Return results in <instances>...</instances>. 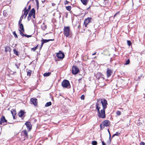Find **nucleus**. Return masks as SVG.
Segmentation results:
<instances>
[{
	"label": "nucleus",
	"instance_id": "obj_1",
	"mask_svg": "<svg viewBox=\"0 0 145 145\" xmlns=\"http://www.w3.org/2000/svg\"><path fill=\"white\" fill-rule=\"evenodd\" d=\"M105 109L103 108L100 111H98V116L99 118H105Z\"/></svg>",
	"mask_w": 145,
	"mask_h": 145
},
{
	"label": "nucleus",
	"instance_id": "obj_2",
	"mask_svg": "<svg viewBox=\"0 0 145 145\" xmlns=\"http://www.w3.org/2000/svg\"><path fill=\"white\" fill-rule=\"evenodd\" d=\"M63 33L67 37H68L70 34V28L69 26L64 27Z\"/></svg>",
	"mask_w": 145,
	"mask_h": 145
},
{
	"label": "nucleus",
	"instance_id": "obj_3",
	"mask_svg": "<svg viewBox=\"0 0 145 145\" xmlns=\"http://www.w3.org/2000/svg\"><path fill=\"white\" fill-rule=\"evenodd\" d=\"M110 121L108 120H105L100 125V128L102 130L105 126L107 127L110 124Z\"/></svg>",
	"mask_w": 145,
	"mask_h": 145
},
{
	"label": "nucleus",
	"instance_id": "obj_4",
	"mask_svg": "<svg viewBox=\"0 0 145 145\" xmlns=\"http://www.w3.org/2000/svg\"><path fill=\"white\" fill-rule=\"evenodd\" d=\"M61 84L63 88H69L70 85L69 81L66 80H64L62 82Z\"/></svg>",
	"mask_w": 145,
	"mask_h": 145
},
{
	"label": "nucleus",
	"instance_id": "obj_5",
	"mask_svg": "<svg viewBox=\"0 0 145 145\" xmlns=\"http://www.w3.org/2000/svg\"><path fill=\"white\" fill-rule=\"evenodd\" d=\"M95 76L99 82H101L104 80V78L101 73H97L96 74Z\"/></svg>",
	"mask_w": 145,
	"mask_h": 145
},
{
	"label": "nucleus",
	"instance_id": "obj_6",
	"mask_svg": "<svg viewBox=\"0 0 145 145\" xmlns=\"http://www.w3.org/2000/svg\"><path fill=\"white\" fill-rule=\"evenodd\" d=\"M79 71V69L77 67L74 66L72 67V72L73 74H76Z\"/></svg>",
	"mask_w": 145,
	"mask_h": 145
},
{
	"label": "nucleus",
	"instance_id": "obj_7",
	"mask_svg": "<svg viewBox=\"0 0 145 145\" xmlns=\"http://www.w3.org/2000/svg\"><path fill=\"white\" fill-rule=\"evenodd\" d=\"M7 121L5 119V116H3L0 118V125H2L3 124V125H6V124H5V123L7 122Z\"/></svg>",
	"mask_w": 145,
	"mask_h": 145
},
{
	"label": "nucleus",
	"instance_id": "obj_8",
	"mask_svg": "<svg viewBox=\"0 0 145 145\" xmlns=\"http://www.w3.org/2000/svg\"><path fill=\"white\" fill-rule=\"evenodd\" d=\"M101 103L102 104L103 108V109H106L108 105L107 100L105 99H101Z\"/></svg>",
	"mask_w": 145,
	"mask_h": 145
},
{
	"label": "nucleus",
	"instance_id": "obj_9",
	"mask_svg": "<svg viewBox=\"0 0 145 145\" xmlns=\"http://www.w3.org/2000/svg\"><path fill=\"white\" fill-rule=\"evenodd\" d=\"M56 56L58 58L62 59L64 58L65 55L61 51H59L57 53Z\"/></svg>",
	"mask_w": 145,
	"mask_h": 145
},
{
	"label": "nucleus",
	"instance_id": "obj_10",
	"mask_svg": "<svg viewBox=\"0 0 145 145\" xmlns=\"http://www.w3.org/2000/svg\"><path fill=\"white\" fill-rule=\"evenodd\" d=\"M35 10L34 8H32L31 10L29 11L28 16L27 18L28 20L31 18V16L34 14H35Z\"/></svg>",
	"mask_w": 145,
	"mask_h": 145
},
{
	"label": "nucleus",
	"instance_id": "obj_11",
	"mask_svg": "<svg viewBox=\"0 0 145 145\" xmlns=\"http://www.w3.org/2000/svg\"><path fill=\"white\" fill-rule=\"evenodd\" d=\"M30 101L31 102V104L35 106L37 105V99L35 98H32L30 99Z\"/></svg>",
	"mask_w": 145,
	"mask_h": 145
},
{
	"label": "nucleus",
	"instance_id": "obj_12",
	"mask_svg": "<svg viewBox=\"0 0 145 145\" xmlns=\"http://www.w3.org/2000/svg\"><path fill=\"white\" fill-rule=\"evenodd\" d=\"M91 18H88L86 19L84 21V25L85 27H86L88 24L91 21Z\"/></svg>",
	"mask_w": 145,
	"mask_h": 145
},
{
	"label": "nucleus",
	"instance_id": "obj_13",
	"mask_svg": "<svg viewBox=\"0 0 145 145\" xmlns=\"http://www.w3.org/2000/svg\"><path fill=\"white\" fill-rule=\"evenodd\" d=\"M29 131H30L32 128V125L30 122L27 121L25 123Z\"/></svg>",
	"mask_w": 145,
	"mask_h": 145
},
{
	"label": "nucleus",
	"instance_id": "obj_14",
	"mask_svg": "<svg viewBox=\"0 0 145 145\" xmlns=\"http://www.w3.org/2000/svg\"><path fill=\"white\" fill-rule=\"evenodd\" d=\"M23 133V135L24 136V140H25L26 139H27L28 138V134L27 131L25 130L22 131Z\"/></svg>",
	"mask_w": 145,
	"mask_h": 145
},
{
	"label": "nucleus",
	"instance_id": "obj_15",
	"mask_svg": "<svg viewBox=\"0 0 145 145\" xmlns=\"http://www.w3.org/2000/svg\"><path fill=\"white\" fill-rule=\"evenodd\" d=\"M22 12H24V13L22 14L24 16V18H25L29 12V11L27 10V8L26 7L24 8Z\"/></svg>",
	"mask_w": 145,
	"mask_h": 145
},
{
	"label": "nucleus",
	"instance_id": "obj_16",
	"mask_svg": "<svg viewBox=\"0 0 145 145\" xmlns=\"http://www.w3.org/2000/svg\"><path fill=\"white\" fill-rule=\"evenodd\" d=\"M54 39H48V40L44 39H42L41 40V43H42V45H43V44L44 43L48 42L50 41H54Z\"/></svg>",
	"mask_w": 145,
	"mask_h": 145
},
{
	"label": "nucleus",
	"instance_id": "obj_17",
	"mask_svg": "<svg viewBox=\"0 0 145 145\" xmlns=\"http://www.w3.org/2000/svg\"><path fill=\"white\" fill-rule=\"evenodd\" d=\"M112 71L111 70L109 69L108 68L107 69L106 74L107 77H109L112 74Z\"/></svg>",
	"mask_w": 145,
	"mask_h": 145
},
{
	"label": "nucleus",
	"instance_id": "obj_18",
	"mask_svg": "<svg viewBox=\"0 0 145 145\" xmlns=\"http://www.w3.org/2000/svg\"><path fill=\"white\" fill-rule=\"evenodd\" d=\"M11 112L12 114V115L13 116V118L14 119H15V116L16 114V112L15 110L12 109L11 110Z\"/></svg>",
	"mask_w": 145,
	"mask_h": 145
},
{
	"label": "nucleus",
	"instance_id": "obj_19",
	"mask_svg": "<svg viewBox=\"0 0 145 145\" xmlns=\"http://www.w3.org/2000/svg\"><path fill=\"white\" fill-rule=\"evenodd\" d=\"M99 100H97V103H96V109L98 111H99L100 108V104H99Z\"/></svg>",
	"mask_w": 145,
	"mask_h": 145
},
{
	"label": "nucleus",
	"instance_id": "obj_20",
	"mask_svg": "<svg viewBox=\"0 0 145 145\" xmlns=\"http://www.w3.org/2000/svg\"><path fill=\"white\" fill-rule=\"evenodd\" d=\"M25 113V112L24 111L21 110L18 113V116L20 117H22L23 116V115Z\"/></svg>",
	"mask_w": 145,
	"mask_h": 145
},
{
	"label": "nucleus",
	"instance_id": "obj_21",
	"mask_svg": "<svg viewBox=\"0 0 145 145\" xmlns=\"http://www.w3.org/2000/svg\"><path fill=\"white\" fill-rule=\"evenodd\" d=\"M19 27L21 30H22L23 32H24V27L23 25L22 24H21L19 25Z\"/></svg>",
	"mask_w": 145,
	"mask_h": 145
},
{
	"label": "nucleus",
	"instance_id": "obj_22",
	"mask_svg": "<svg viewBox=\"0 0 145 145\" xmlns=\"http://www.w3.org/2000/svg\"><path fill=\"white\" fill-rule=\"evenodd\" d=\"M27 75L28 76H31L32 71L30 70L27 69Z\"/></svg>",
	"mask_w": 145,
	"mask_h": 145
},
{
	"label": "nucleus",
	"instance_id": "obj_23",
	"mask_svg": "<svg viewBox=\"0 0 145 145\" xmlns=\"http://www.w3.org/2000/svg\"><path fill=\"white\" fill-rule=\"evenodd\" d=\"M47 28V26L44 23L41 25V28L43 30H44Z\"/></svg>",
	"mask_w": 145,
	"mask_h": 145
},
{
	"label": "nucleus",
	"instance_id": "obj_24",
	"mask_svg": "<svg viewBox=\"0 0 145 145\" xmlns=\"http://www.w3.org/2000/svg\"><path fill=\"white\" fill-rule=\"evenodd\" d=\"M10 48L9 46H7L5 47V51L6 52H7L8 51H10Z\"/></svg>",
	"mask_w": 145,
	"mask_h": 145
},
{
	"label": "nucleus",
	"instance_id": "obj_25",
	"mask_svg": "<svg viewBox=\"0 0 145 145\" xmlns=\"http://www.w3.org/2000/svg\"><path fill=\"white\" fill-rule=\"evenodd\" d=\"M88 2V0H82V3L84 5H86Z\"/></svg>",
	"mask_w": 145,
	"mask_h": 145
},
{
	"label": "nucleus",
	"instance_id": "obj_26",
	"mask_svg": "<svg viewBox=\"0 0 145 145\" xmlns=\"http://www.w3.org/2000/svg\"><path fill=\"white\" fill-rule=\"evenodd\" d=\"M51 105L52 103L51 102H49L46 103V104H45V106L46 107L49 106H51Z\"/></svg>",
	"mask_w": 145,
	"mask_h": 145
},
{
	"label": "nucleus",
	"instance_id": "obj_27",
	"mask_svg": "<svg viewBox=\"0 0 145 145\" xmlns=\"http://www.w3.org/2000/svg\"><path fill=\"white\" fill-rule=\"evenodd\" d=\"M51 74V73L50 72H48V73L46 72L44 73L43 75L44 76H49Z\"/></svg>",
	"mask_w": 145,
	"mask_h": 145
},
{
	"label": "nucleus",
	"instance_id": "obj_28",
	"mask_svg": "<svg viewBox=\"0 0 145 145\" xmlns=\"http://www.w3.org/2000/svg\"><path fill=\"white\" fill-rule=\"evenodd\" d=\"M13 52L17 56L19 54H18V52L15 49H14Z\"/></svg>",
	"mask_w": 145,
	"mask_h": 145
},
{
	"label": "nucleus",
	"instance_id": "obj_29",
	"mask_svg": "<svg viewBox=\"0 0 145 145\" xmlns=\"http://www.w3.org/2000/svg\"><path fill=\"white\" fill-rule=\"evenodd\" d=\"M66 9L68 11H70L71 9V6H68L66 7Z\"/></svg>",
	"mask_w": 145,
	"mask_h": 145
},
{
	"label": "nucleus",
	"instance_id": "obj_30",
	"mask_svg": "<svg viewBox=\"0 0 145 145\" xmlns=\"http://www.w3.org/2000/svg\"><path fill=\"white\" fill-rule=\"evenodd\" d=\"M38 46V45H37L35 47L31 48V51H35V50L37 48V47Z\"/></svg>",
	"mask_w": 145,
	"mask_h": 145
},
{
	"label": "nucleus",
	"instance_id": "obj_31",
	"mask_svg": "<svg viewBox=\"0 0 145 145\" xmlns=\"http://www.w3.org/2000/svg\"><path fill=\"white\" fill-rule=\"evenodd\" d=\"M19 31L20 35H21L22 36H25V34H24L23 33L24 32H23V31H22V30H19Z\"/></svg>",
	"mask_w": 145,
	"mask_h": 145
},
{
	"label": "nucleus",
	"instance_id": "obj_32",
	"mask_svg": "<svg viewBox=\"0 0 145 145\" xmlns=\"http://www.w3.org/2000/svg\"><path fill=\"white\" fill-rule=\"evenodd\" d=\"M120 14V12H118L117 13H116L114 16V18L116 16H117V17H118V16Z\"/></svg>",
	"mask_w": 145,
	"mask_h": 145
},
{
	"label": "nucleus",
	"instance_id": "obj_33",
	"mask_svg": "<svg viewBox=\"0 0 145 145\" xmlns=\"http://www.w3.org/2000/svg\"><path fill=\"white\" fill-rule=\"evenodd\" d=\"M97 142L96 141H93L92 142V145H97Z\"/></svg>",
	"mask_w": 145,
	"mask_h": 145
},
{
	"label": "nucleus",
	"instance_id": "obj_34",
	"mask_svg": "<svg viewBox=\"0 0 145 145\" xmlns=\"http://www.w3.org/2000/svg\"><path fill=\"white\" fill-rule=\"evenodd\" d=\"M130 63V60L129 59H128L125 63V65H127L129 64Z\"/></svg>",
	"mask_w": 145,
	"mask_h": 145
},
{
	"label": "nucleus",
	"instance_id": "obj_35",
	"mask_svg": "<svg viewBox=\"0 0 145 145\" xmlns=\"http://www.w3.org/2000/svg\"><path fill=\"white\" fill-rule=\"evenodd\" d=\"M127 44L129 46H130L131 44V42L130 40H127Z\"/></svg>",
	"mask_w": 145,
	"mask_h": 145
},
{
	"label": "nucleus",
	"instance_id": "obj_36",
	"mask_svg": "<svg viewBox=\"0 0 145 145\" xmlns=\"http://www.w3.org/2000/svg\"><path fill=\"white\" fill-rule=\"evenodd\" d=\"M13 34L16 38H18V36L16 35V34L15 32V31H14L13 32Z\"/></svg>",
	"mask_w": 145,
	"mask_h": 145
},
{
	"label": "nucleus",
	"instance_id": "obj_37",
	"mask_svg": "<svg viewBox=\"0 0 145 145\" xmlns=\"http://www.w3.org/2000/svg\"><path fill=\"white\" fill-rule=\"evenodd\" d=\"M36 2H37V9L39 8V4L38 1L37 0H36Z\"/></svg>",
	"mask_w": 145,
	"mask_h": 145
},
{
	"label": "nucleus",
	"instance_id": "obj_38",
	"mask_svg": "<svg viewBox=\"0 0 145 145\" xmlns=\"http://www.w3.org/2000/svg\"><path fill=\"white\" fill-rule=\"evenodd\" d=\"M121 114V112L120 111H117V112H116V114L118 115V116H120V115Z\"/></svg>",
	"mask_w": 145,
	"mask_h": 145
},
{
	"label": "nucleus",
	"instance_id": "obj_39",
	"mask_svg": "<svg viewBox=\"0 0 145 145\" xmlns=\"http://www.w3.org/2000/svg\"><path fill=\"white\" fill-rule=\"evenodd\" d=\"M141 119V118H139V120L138 121V124H139V125H140L142 124V123L141 122H140V120Z\"/></svg>",
	"mask_w": 145,
	"mask_h": 145
},
{
	"label": "nucleus",
	"instance_id": "obj_40",
	"mask_svg": "<svg viewBox=\"0 0 145 145\" xmlns=\"http://www.w3.org/2000/svg\"><path fill=\"white\" fill-rule=\"evenodd\" d=\"M25 37H27V38L31 37H32L31 35H27V34H25Z\"/></svg>",
	"mask_w": 145,
	"mask_h": 145
},
{
	"label": "nucleus",
	"instance_id": "obj_41",
	"mask_svg": "<svg viewBox=\"0 0 145 145\" xmlns=\"http://www.w3.org/2000/svg\"><path fill=\"white\" fill-rule=\"evenodd\" d=\"M120 133L118 132H117L116 133H115L114 134V135H115V136H118L119 135H120Z\"/></svg>",
	"mask_w": 145,
	"mask_h": 145
},
{
	"label": "nucleus",
	"instance_id": "obj_42",
	"mask_svg": "<svg viewBox=\"0 0 145 145\" xmlns=\"http://www.w3.org/2000/svg\"><path fill=\"white\" fill-rule=\"evenodd\" d=\"M31 8V6L30 5H29L28 7V8L27 9V11L29 12V10H30Z\"/></svg>",
	"mask_w": 145,
	"mask_h": 145
},
{
	"label": "nucleus",
	"instance_id": "obj_43",
	"mask_svg": "<svg viewBox=\"0 0 145 145\" xmlns=\"http://www.w3.org/2000/svg\"><path fill=\"white\" fill-rule=\"evenodd\" d=\"M108 132L109 134V139H110L111 138V135H110V131H109V129H108Z\"/></svg>",
	"mask_w": 145,
	"mask_h": 145
},
{
	"label": "nucleus",
	"instance_id": "obj_44",
	"mask_svg": "<svg viewBox=\"0 0 145 145\" xmlns=\"http://www.w3.org/2000/svg\"><path fill=\"white\" fill-rule=\"evenodd\" d=\"M52 6L53 7H55L56 6V4L54 3H52Z\"/></svg>",
	"mask_w": 145,
	"mask_h": 145
},
{
	"label": "nucleus",
	"instance_id": "obj_45",
	"mask_svg": "<svg viewBox=\"0 0 145 145\" xmlns=\"http://www.w3.org/2000/svg\"><path fill=\"white\" fill-rule=\"evenodd\" d=\"M23 17H24V16H23V15L22 14V16L20 17V19L21 20H22V19H23Z\"/></svg>",
	"mask_w": 145,
	"mask_h": 145
},
{
	"label": "nucleus",
	"instance_id": "obj_46",
	"mask_svg": "<svg viewBox=\"0 0 145 145\" xmlns=\"http://www.w3.org/2000/svg\"><path fill=\"white\" fill-rule=\"evenodd\" d=\"M22 20H19V22H18V24H19V25L20 24H22L21 22H22Z\"/></svg>",
	"mask_w": 145,
	"mask_h": 145
},
{
	"label": "nucleus",
	"instance_id": "obj_47",
	"mask_svg": "<svg viewBox=\"0 0 145 145\" xmlns=\"http://www.w3.org/2000/svg\"><path fill=\"white\" fill-rule=\"evenodd\" d=\"M69 2L67 1V0H66L64 2V4L65 5L68 4Z\"/></svg>",
	"mask_w": 145,
	"mask_h": 145
},
{
	"label": "nucleus",
	"instance_id": "obj_48",
	"mask_svg": "<svg viewBox=\"0 0 145 145\" xmlns=\"http://www.w3.org/2000/svg\"><path fill=\"white\" fill-rule=\"evenodd\" d=\"M145 143L143 142H141L140 144V145H144Z\"/></svg>",
	"mask_w": 145,
	"mask_h": 145
},
{
	"label": "nucleus",
	"instance_id": "obj_49",
	"mask_svg": "<svg viewBox=\"0 0 145 145\" xmlns=\"http://www.w3.org/2000/svg\"><path fill=\"white\" fill-rule=\"evenodd\" d=\"M78 29H80V28H81V25H80V24L79 25H78Z\"/></svg>",
	"mask_w": 145,
	"mask_h": 145
},
{
	"label": "nucleus",
	"instance_id": "obj_50",
	"mask_svg": "<svg viewBox=\"0 0 145 145\" xmlns=\"http://www.w3.org/2000/svg\"><path fill=\"white\" fill-rule=\"evenodd\" d=\"M102 145H106L105 143V142L104 141H102Z\"/></svg>",
	"mask_w": 145,
	"mask_h": 145
},
{
	"label": "nucleus",
	"instance_id": "obj_51",
	"mask_svg": "<svg viewBox=\"0 0 145 145\" xmlns=\"http://www.w3.org/2000/svg\"><path fill=\"white\" fill-rule=\"evenodd\" d=\"M15 65L17 67V69H19V67L18 66V65L17 64H15Z\"/></svg>",
	"mask_w": 145,
	"mask_h": 145
},
{
	"label": "nucleus",
	"instance_id": "obj_52",
	"mask_svg": "<svg viewBox=\"0 0 145 145\" xmlns=\"http://www.w3.org/2000/svg\"><path fill=\"white\" fill-rule=\"evenodd\" d=\"M84 99V95H82V99Z\"/></svg>",
	"mask_w": 145,
	"mask_h": 145
},
{
	"label": "nucleus",
	"instance_id": "obj_53",
	"mask_svg": "<svg viewBox=\"0 0 145 145\" xmlns=\"http://www.w3.org/2000/svg\"><path fill=\"white\" fill-rule=\"evenodd\" d=\"M43 45H42V43H41V46H40V49L41 50L43 46Z\"/></svg>",
	"mask_w": 145,
	"mask_h": 145
},
{
	"label": "nucleus",
	"instance_id": "obj_54",
	"mask_svg": "<svg viewBox=\"0 0 145 145\" xmlns=\"http://www.w3.org/2000/svg\"><path fill=\"white\" fill-rule=\"evenodd\" d=\"M33 18H35V14H34L33 15Z\"/></svg>",
	"mask_w": 145,
	"mask_h": 145
},
{
	"label": "nucleus",
	"instance_id": "obj_55",
	"mask_svg": "<svg viewBox=\"0 0 145 145\" xmlns=\"http://www.w3.org/2000/svg\"><path fill=\"white\" fill-rule=\"evenodd\" d=\"M96 52H95V53H94L93 54H92V55L93 56L94 55H95V54H96Z\"/></svg>",
	"mask_w": 145,
	"mask_h": 145
},
{
	"label": "nucleus",
	"instance_id": "obj_56",
	"mask_svg": "<svg viewBox=\"0 0 145 145\" xmlns=\"http://www.w3.org/2000/svg\"><path fill=\"white\" fill-rule=\"evenodd\" d=\"M142 76L141 75V76H140H140L138 77V78L140 79V77H142Z\"/></svg>",
	"mask_w": 145,
	"mask_h": 145
},
{
	"label": "nucleus",
	"instance_id": "obj_57",
	"mask_svg": "<svg viewBox=\"0 0 145 145\" xmlns=\"http://www.w3.org/2000/svg\"><path fill=\"white\" fill-rule=\"evenodd\" d=\"M115 135H114V134L112 136V138H113V137L114 136H115Z\"/></svg>",
	"mask_w": 145,
	"mask_h": 145
},
{
	"label": "nucleus",
	"instance_id": "obj_58",
	"mask_svg": "<svg viewBox=\"0 0 145 145\" xmlns=\"http://www.w3.org/2000/svg\"><path fill=\"white\" fill-rule=\"evenodd\" d=\"M89 7H88V8H87V9H88Z\"/></svg>",
	"mask_w": 145,
	"mask_h": 145
},
{
	"label": "nucleus",
	"instance_id": "obj_59",
	"mask_svg": "<svg viewBox=\"0 0 145 145\" xmlns=\"http://www.w3.org/2000/svg\"><path fill=\"white\" fill-rule=\"evenodd\" d=\"M30 1H34V0H30Z\"/></svg>",
	"mask_w": 145,
	"mask_h": 145
},
{
	"label": "nucleus",
	"instance_id": "obj_60",
	"mask_svg": "<svg viewBox=\"0 0 145 145\" xmlns=\"http://www.w3.org/2000/svg\"><path fill=\"white\" fill-rule=\"evenodd\" d=\"M80 98L81 99H82V96L80 97Z\"/></svg>",
	"mask_w": 145,
	"mask_h": 145
},
{
	"label": "nucleus",
	"instance_id": "obj_61",
	"mask_svg": "<svg viewBox=\"0 0 145 145\" xmlns=\"http://www.w3.org/2000/svg\"><path fill=\"white\" fill-rule=\"evenodd\" d=\"M109 143H110V142Z\"/></svg>",
	"mask_w": 145,
	"mask_h": 145
},
{
	"label": "nucleus",
	"instance_id": "obj_62",
	"mask_svg": "<svg viewBox=\"0 0 145 145\" xmlns=\"http://www.w3.org/2000/svg\"><path fill=\"white\" fill-rule=\"evenodd\" d=\"M80 79H79V80H80Z\"/></svg>",
	"mask_w": 145,
	"mask_h": 145
},
{
	"label": "nucleus",
	"instance_id": "obj_63",
	"mask_svg": "<svg viewBox=\"0 0 145 145\" xmlns=\"http://www.w3.org/2000/svg\"><path fill=\"white\" fill-rule=\"evenodd\" d=\"M81 1H82V0H80Z\"/></svg>",
	"mask_w": 145,
	"mask_h": 145
}]
</instances>
